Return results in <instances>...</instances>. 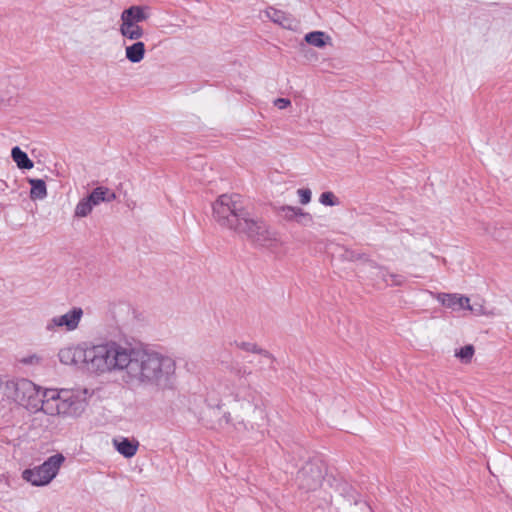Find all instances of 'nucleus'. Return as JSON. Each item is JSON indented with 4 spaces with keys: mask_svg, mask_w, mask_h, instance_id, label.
<instances>
[{
    "mask_svg": "<svg viewBox=\"0 0 512 512\" xmlns=\"http://www.w3.org/2000/svg\"><path fill=\"white\" fill-rule=\"evenodd\" d=\"M222 405L231 407L236 417H250L254 414L263 415V411L257 406L256 392L243 384L235 386L221 399Z\"/></svg>",
    "mask_w": 512,
    "mask_h": 512,
    "instance_id": "nucleus-8",
    "label": "nucleus"
},
{
    "mask_svg": "<svg viewBox=\"0 0 512 512\" xmlns=\"http://www.w3.org/2000/svg\"><path fill=\"white\" fill-rule=\"evenodd\" d=\"M291 104V101L287 98H277L275 101H274V105L279 108V109H285L287 108L288 106H290Z\"/></svg>",
    "mask_w": 512,
    "mask_h": 512,
    "instance_id": "nucleus-29",
    "label": "nucleus"
},
{
    "mask_svg": "<svg viewBox=\"0 0 512 512\" xmlns=\"http://www.w3.org/2000/svg\"><path fill=\"white\" fill-rule=\"evenodd\" d=\"M473 345H466L455 351V356L459 358L463 363H469L474 355Z\"/></svg>",
    "mask_w": 512,
    "mask_h": 512,
    "instance_id": "nucleus-23",
    "label": "nucleus"
},
{
    "mask_svg": "<svg viewBox=\"0 0 512 512\" xmlns=\"http://www.w3.org/2000/svg\"><path fill=\"white\" fill-rule=\"evenodd\" d=\"M0 389L8 399L32 413L42 411L44 390L28 379L2 380Z\"/></svg>",
    "mask_w": 512,
    "mask_h": 512,
    "instance_id": "nucleus-4",
    "label": "nucleus"
},
{
    "mask_svg": "<svg viewBox=\"0 0 512 512\" xmlns=\"http://www.w3.org/2000/svg\"><path fill=\"white\" fill-rule=\"evenodd\" d=\"M319 202L324 206H337L339 205V199L331 191L323 192L319 197Z\"/></svg>",
    "mask_w": 512,
    "mask_h": 512,
    "instance_id": "nucleus-24",
    "label": "nucleus"
},
{
    "mask_svg": "<svg viewBox=\"0 0 512 512\" xmlns=\"http://www.w3.org/2000/svg\"><path fill=\"white\" fill-rule=\"evenodd\" d=\"M65 457L62 454H54L41 465L22 472V478L36 487L48 485L58 474Z\"/></svg>",
    "mask_w": 512,
    "mask_h": 512,
    "instance_id": "nucleus-9",
    "label": "nucleus"
},
{
    "mask_svg": "<svg viewBox=\"0 0 512 512\" xmlns=\"http://www.w3.org/2000/svg\"><path fill=\"white\" fill-rule=\"evenodd\" d=\"M4 100V96L0 94V101Z\"/></svg>",
    "mask_w": 512,
    "mask_h": 512,
    "instance_id": "nucleus-34",
    "label": "nucleus"
},
{
    "mask_svg": "<svg viewBox=\"0 0 512 512\" xmlns=\"http://www.w3.org/2000/svg\"><path fill=\"white\" fill-rule=\"evenodd\" d=\"M115 199L116 194L108 187L98 186L77 202L73 211V217L75 219L86 218L92 213L93 209L101 203H109Z\"/></svg>",
    "mask_w": 512,
    "mask_h": 512,
    "instance_id": "nucleus-10",
    "label": "nucleus"
},
{
    "mask_svg": "<svg viewBox=\"0 0 512 512\" xmlns=\"http://www.w3.org/2000/svg\"><path fill=\"white\" fill-rule=\"evenodd\" d=\"M465 309L471 311L472 313H474L477 316H483V315L491 316V315H493V313L491 311H488L483 304L475 303V304L471 305L470 302H468V306H466Z\"/></svg>",
    "mask_w": 512,
    "mask_h": 512,
    "instance_id": "nucleus-25",
    "label": "nucleus"
},
{
    "mask_svg": "<svg viewBox=\"0 0 512 512\" xmlns=\"http://www.w3.org/2000/svg\"><path fill=\"white\" fill-rule=\"evenodd\" d=\"M121 306H122L123 308H125V309L129 310V307H128L127 305L122 304Z\"/></svg>",
    "mask_w": 512,
    "mask_h": 512,
    "instance_id": "nucleus-33",
    "label": "nucleus"
},
{
    "mask_svg": "<svg viewBox=\"0 0 512 512\" xmlns=\"http://www.w3.org/2000/svg\"><path fill=\"white\" fill-rule=\"evenodd\" d=\"M300 208L295 206H282L280 211L286 220H296Z\"/></svg>",
    "mask_w": 512,
    "mask_h": 512,
    "instance_id": "nucleus-26",
    "label": "nucleus"
},
{
    "mask_svg": "<svg viewBox=\"0 0 512 512\" xmlns=\"http://www.w3.org/2000/svg\"><path fill=\"white\" fill-rule=\"evenodd\" d=\"M7 183L3 180H0V189L3 191L5 187H7Z\"/></svg>",
    "mask_w": 512,
    "mask_h": 512,
    "instance_id": "nucleus-31",
    "label": "nucleus"
},
{
    "mask_svg": "<svg viewBox=\"0 0 512 512\" xmlns=\"http://www.w3.org/2000/svg\"><path fill=\"white\" fill-rule=\"evenodd\" d=\"M115 450L125 458H132L139 448V441L126 437H116L112 440Z\"/></svg>",
    "mask_w": 512,
    "mask_h": 512,
    "instance_id": "nucleus-15",
    "label": "nucleus"
},
{
    "mask_svg": "<svg viewBox=\"0 0 512 512\" xmlns=\"http://www.w3.org/2000/svg\"><path fill=\"white\" fill-rule=\"evenodd\" d=\"M366 268L372 278L382 279L386 285L400 286L404 283V277L402 275L389 273L386 269L373 261H369L366 264Z\"/></svg>",
    "mask_w": 512,
    "mask_h": 512,
    "instance_id": "nucleus-12",
    "label": "nucleus"
},
{
    "mask_svg": "<svg viewBox=\"0 0 512 512\" xmlns=\"http://www.w3.org/2000/svg\"><path fill=\"white\" fill-rule=\"evenodd\" d=\"M295 221L301 225H307L312 221V216L310 213L305 212L303 209L300 208L298 212V217H296Z\"/></svg>",
    "mask_w": 512,
    "mask_h": 512,
    "instance_id": "nucleus-28",
    "label": "nucleus"
},
{
    "mask_svg": "<svg viewBox=\"0 0 512 512\" xmlns=\"http://www.w3.org/2000/svg\"><path fill=\"white\" fill-rule=\"evenodd\" d=\"M265 15L274 23L281 25L284 28H290L292 21L290 17L283 11L277 10L273 7H269L265 10Z\"/></svg>",
    "mask_w": 512,
    "mask_h": 512,
    "instance_id": "nucleus-19",
    "label": "nucleus"
},
{
    "mask_svg": "<svg viewBox=\"0 0 512 512\" xmlns=\"http://www.w3.org/2000/svg\"><path fill=\"white\" fill-rule=\"evenodd\" d=\"M213 219L223 228L235 230L239 227L247 211L238 195H220L212 205Z\"/></svg>",
    "mask_w": 512,
    "mask_h": 512,
    "instance_id": "nucleus-6",
    "label": "nucleus"
},
{
    "mask_svg": "<svg viewBox=\"0 0 512 512\" xmlns=\"http://www.w3.org/2000/svg\"><path fill=\"white\" fill-rule=\"evenodd\" d=\"M324 468L317 463L305 464L296 476V484L303 493H315V497L323 501L319 508L327 512H339L338 507H333L332 495L323 488Z\"/></svg>",
    "mask_w": 512,
    "mask_h": 512,
    "instance_id": "nucleus-5",
    "label": "nucleus"
},
{
    "mask_svg": "<svg viewBox=\"0 0 512 512\" xmlns=\"http://www.w3.org/2000/svg\"><path fill=\"white\" fill-rule=\"evenodd\" d=\"M175 369V361L168 355L130 343L112 342L109 372H124L129 384L164 386Z\"/></svg>",
    "mask_w": 512,
    "mask_h": 512,
    "instance_id": "nucleus-1",
    "label": "nucleus"
},
{
    "mask_svg": "<svg viewBox=\"0 0 512 512\" xmlns=\"http://www.w3.org/2000/svg\"><path fill=\"white\" fill-rule=\"evenodd\" d=\"M151 17V8L147 5H132L120 14L118 31L124 41H137L143 38L145 31L140 23Z\"/></svg>",
    "mask_w": 512,
    "mask_h": 512,
    "instance_id": "nucleus-7",
    "label": "nucleus"
},
{
    "mask_svg": "<svg viewBox=\"0 0 512 512\" xmlns=\"http://www.w3.org/2000/svg\"><path fill=\"white\" fill-rule=\"evenodd\" d=\"M92 395L93 391L86 387L44 389L42 412L48 416L78 418Z\"/></svg>",
    "mask_w": 512,
    "mask_h": 512,
    "instance_id": "nucleus-2",
    "label": "nucleus"
},
{
    "mask_svg": "<svg viewBox=\"0 0 512 512\" xmlns=\"http://www.w3.org/2000/svg\"><path fill=\"white\" fill-rule=\"evenodd\" d=\"M264 222L256 220L250 216L247 212L243 220L240 222L239 227H236L234 231L239 234H244L247 238L252 241V234L257 233V226H263Z\"/></svg>",
    "mask_w": 512,
    "mask_h": 512,
    "instance_id": "nucleus-17",
    "label": "nucleus"
},
{
    "mask_svg": "<svg viewBox=\"0 0 512 512\" xmlns=\"http://www.w3.org/2000/svg\"><path fill=\"white\" fill-rule=\"evenodd\" d=\"M339 501H344V500H343L341 497H338V498L336 499V503H338Z\"/></svg>",
    "mask_w": 512,
    "mask_h": 512,
    "instance_id": "nucleus-32",
    "label": "nucleus"
},
{
    "mask_svg": "<svg viewBox=\"0 0 512 512\" xmlns=\"http://www.w3.org/2000/svg\"><path fill=\"white\" fill-rule=\"evenodd\" d=\"M297 195L299 197V202L302 205H307L311 201L312 192L308 188H301L297 190Z\"/></svg>",
    "mask_w": 512,
    "mask_h": 512,
    "instance_id": "nucleus-27",
    "label": "nucleus"
},
{
    "mask_svg": "<svg viewBox=\"0 0 512 512\" xmlns=\"http://www.w3.org/2000/svg\"><path fill=\"white\" fill-rule=\"evenodd\" d=\"M84 316L81 307L74 306L62 315H56L47 321L45 330L49 333L58 331L72 332L78 329L79 324Z\"/></svg>",
    "mask_w": 512,
    "mask_h": 512,
    "instance_id": "nucleus-11",
    "label": "nucleus"
},
{
    "mask_svg": "<svg viewBox=\"0 0 512 512\" xmlns=\"http://www.w3.org/2000/svg\"><path fill=\"white\" fill-rule=\"evenodd\" d=\"M305 41L314 47L323 48L331 44V37L323 31H312L305 35Z\"/></svg>",
    "mask_w": 512,
    "mask_h": 512,
    "instance_id": "nucleus-18",
    "label": "nucleus"
},
{
    "mask_svg": "<svg viewBox=\"0 0 512 512\" xmlns=\"http://www.w3.org/2000/svg\"><path fill=\"white\" fill-rule=\"evenodd\" d=\"M40 361L41 358L36 354L22 359V363L24 364H38Z\"/></svg>",
    "mask_w": 512,
    "mask_h": 512,
    "instance_id": "nucleus-30",
    "label": "nucleus"
},
{
    "mask_svg": "<svg viewBox=\"0 0 512 512\" xmlns=\"http://www.w3.org/2000/svg\"><path fill=\"white\" fill-rule=\"evenodd\" d=\"M11 157L20 169H31L34 166L33 161L18 146L12 148Z\"/></svg>",
    "mask_w": 512,
    "mask_h": 512,
    "instance_id": "nucleus-22",
    "label": "nucleus"
},
{
    "mask_svg": "<svg viewBox=\"0 0 512 512\" xmlns=\"http://www.w3.org/2000/svg\"><path fill=\"white\" fill-rule=\"evenodd\" d=\"M112 342L93 345L88 348L81 346H68L60 349L59 360L65 365H78L85 363L89 371L104 374L109 373V362Z\"/></svg>",
    "mask_w": 512,
    "mask_h": 512,
    "instance_id": "nucleus-3",
    "label": "nucleus"
},
{
    "mask_svg": "<svg viewBox=\"0 0 512 512\" xmlns=\"http://www.w3.org/2000/svg\"><path fill=\"white\" fill-rule=\"evenodd\" d=\"M434 297L439 301L443 306L450 308L452 310H462L468 306V302L470 299L466 296L460 294H450V293H437L434 294Z\"/></svg>",
    "mask_w": 512,
    "mask_h": 512,
    "instance_id": "nucleus-14",
    "label": "nucleus"
},
{
    "mask_svg": "<svg viewBox=\"0 0 512 512\" xmlns=\"http://www.w3.org/2000/svg\"><path fill=\"white\" fill-rule=\"evenodd\" d=\"M257 233L252 234V242L263 247H276L280 243L276 231L270 229L265 223L263 226H257Z\"/></svg>",
    "mask_w": 512,
    "mask_h": 512,
    "instance_id": "nucleus-13",
    "label": "nucleus"
},
{
    "mask_svg": "<svg viewBox=\"0 0 512 512\" xmlns=\"http://www.w3.org/2000/svg\"><path fill=\"white\" fill-rule=\"evenodd\" d=\"M146 54L145 44L140 41H133L131 45L125 47V57L131 63H140Z\"/></svg>",
    "mask_w": 512,
    "mask_h": 512,
    "instance_id": "nucleus-16",
    "label": "nucleus"
},
{
    "mask_svg": "<svg viewBox=\"0 0 512 512\" xmlns=\"http://www.w3.org/2000/svg\"><path fill=\"white\" fill-rule=\"evenodd\" d=\"M31 185L30 198L32 200H43L47 197L46 183L42 179H28Z\"/></svg>",
    "mask_w": 512,
    "mask_h": 512,
    "instance_id": "nucleus-20",
    "label": "nucleus"
},
{
    "mask_svg": "<svg viewBox=\"0 0 512 512\" xmlns=\"http://www.w3.org/2000/svg\"><path fill=\"white\" fill-rule=\"evenodd\" d=\"M235 345L237 348H239L243 351L259 354L263 358L269 359L271 361L274 360L273 355L269 351L259 347L256 343L241 341V342H235Z\"/></svg>",
    "mask_w": 512,
    "mask_h": 512,
    "instance_id": "nucleus-21",
    "label": "nucleus"
}]
</instances>
